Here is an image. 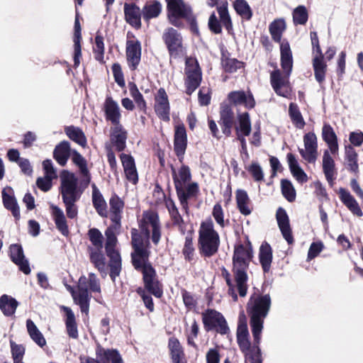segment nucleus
Wrapping results in <instances>:
<instances>
[{
	"instance_id": "nucleus-47",
	"label": "nucleus",
	"mask_w": 363,
	"mask_h": 363,
	"mask_svg": "<svg viewBox=\"0 0 363 363\" xmlns=\"http://www.w3.org/2000/svg\"><path fill=\"white\" fill-rule=\"evenodd\" d=\"M161 4L157 1L146 4L142 11L143 18L148 21L150 18L157 17L161 12Z\"/></svg>"
},
{
	"instance_id": "nucleus-2",
	"label": "nucleus",
	"mask_w": 363,
	"mask_h": 363,
	"mask_svg": "<svg viewBox=\"0 0 363 363\" xmlns=\"http://www.w3.org/2000/svg\"><path fill=\"white\" fill-rule=\"evenodd\" d=\"M252 258V250L250 243L235 246L233 257V272L236 285L234 286L227 278L226 282L229 286V294L234 301L237 300L235 287L240 296L244 297L247 291V275L246 271Z\"/></svg>"
},
{
	"instance_id": "nucleus-64",
	"label": "nucleus",
	"mask_w": 363,
	"mask_h": 363,
	"mask_svg": "<svg viewBox=\"0 0 363 363\" xmlns=\"http://www.w3.org/2000/svg\"><path fill=\"white\" fill-rule=\"evenodd\" d=\"M11 346L13 363H23L21 359L25 352L24 347L22 345H16L13 342H11Z\"/></svg>"
},
{
	"instance_id": "nucleus-21",
	"label": "nucleus",
	"mask_w": 363,
	"mask_h": 363,
	"mask_svg": "<svg viewBox=\"0 0 363 363\" xmlns=\"http://www.w3.org/2000/svg\"><path fill=\"white\" fill-rule=\"evenodd\" d=\"M127 132L119 123L113 124L111 128V141L115 145L118 151H122L125 147Z\"/></svg>"
},
{
	"instance_id": "nucleus-43",
	"label": "nucleus",
	"mask_w": 363,
	"mask_h": 363,
	"mask_svg": "<svg viewBox=\"0 0 363 363\" xmlns=\"http://www.w3.org/2000/svg\"><path fill=\"white\" fill-rule=\"evenodd\" d=\"M103 249L88 248V252L91 262L99 271H104L106 267L105 257L102 252Z\"/></svg>"
},
{
	"instance_id": "nucleus-27",
	"label": "nucleus",
	"mask_w": 363,
	"mask_h": 363,
	"mask_svg": "<svg viewBox=\"0 0 363 363\" xmlns=\"http://www.w3.org/2000/svg\"><path fill=\"white\" fill-rule=\"evenodd\" d=\"M96 354L101 363H123L121 355L116 350L100 348Z\"/></svg>"
},
{
	"instance_id": "nucleus-28",
	"label": "nucleus",
	"mask_w": 363,
	"mask_h": 363,
	"mask_svg": "<svg viewBox=\"0 0 363 363\" xmlns=\"http://www.w3.org/2000/svg\"><path fill=\"white\" fill-rule=\"evenodd\" d=\"M186 147V134L184 126H177L174 135V151L178 157H182Z\"/></svg>"
},
{
	"instance_id": "nucleus-1",
	"label": "nucleus",
	"mask_w": 363,
	"mask_h": 363,
	"mask_svg": "<svg viewBox=\"0 0 363 363\" xmlns=\"http://www.w3.org/2000/svg\"><path fill=\"white\" fill-rule=\"evenodd\" d=\"M140 228V233L136 229H133L131 231L132 245L134 249V252L131 254L133 264L135 269H141L147 290L155 297L160 298L163 294L162 285L157 280L155 269L147 262L150 231H152V240L155 244L158 243L161 236L157 214L152 211L144 213Z\"/></svg>"
},
{
	"instance_id": "nucleus-12",
	"label": "nucleus",
	"mask_w": 363,
	"mask_h": 363,
	"mask_svg": "<svg viewBox=\"0 0 363 363\" xmlns=\"http://www.w3.org/2000/svg\"><path fill=\"white\" fill-rule=\"evenodd\" d=\"M162 38L171 56L177 57L184 54V50L182 45V38L175 29L172 28L166 29L163 33Z\"/></svg>"
},
{
	"instance_id": "nucleus-4",
	"label": "nucleus",
	"mask_w": 363,
	"mask_h": 363,
	"mask_svg": "<svg viewBox=\"0 0 363 363\" xmlns=\"http://www.w3.org/2000/svg\"><path fill=\"white\" fill-rule=\"evenodd\" d=\"M172 171L178 199L182 208L187 211L188 200L196 196L199 185L191 182V174L188 166L183 164L177 169L172 168Z\"/></svg>"
},
{
	"instance_id": "nucleus-40",
	"label": "nucleus",
	"mask_w": 363,
	"mask_h": 363,
	"mask_svg": "<svg viewBox=\"0 0 363 363\" xmlns=\"http://www.w3.org/2000/svg\"><path fill=\"white\" fill-rule=\"evenodd\" d=\"M286 25L284 18H277L272 21L269 27L272 39L278 43L281 42L282 33L286 30Z\"/></svg>"
},
{
	"instance_id": "nucleus-15",
	"label": "nucleus",
	"mask_w": 363,
	"mask_h": 363,
	"mask_svg": "<svg viewBox=\"0 0 363 363\" xmlns=\"http://www.w3.org/2000/svg\"><path fill=\"white\" fill-rule=\"evenodd\" d=\"M155 110L160 118L169 120V104L167 93L162 88L158 90L155 96Z\"/></svg>"
},
{
	"instance_id": "nucleus-46",
	"label": "nucleus",
	"mask_w": 363,
	"mask_h": 363,
	"mask_svg": "<svg viewBox=\"0 0 363 363\" xmlns=\"http://www.w3.org/2000/svg\"><path fill=\"white\" fill-rule=\"evenodd\" d=\"M26 326L31 339L40 347H43L45 346L46 345L45 339L33 322L28 319Z\"/></svg>"
},
{
	"instance_id": "nucleus-5",
	"label": "nucleus",
	"mask_w": 363,
	"mask_h": 363,
	"mask_svg": "<svg viewBox=\"0 0 363 363\" xmlns=\"http://www.w3.org/2000/svg\"><path fill=\"white\" fill-rule=\"evenodd\" d=\"M121 220V217H118V216H111L113 224L105 231V249L107 256L110 258V277L113 281L116 277L119 275L121 269V259L116 248L118 242L116 235L120 232Z\"/></svg>"
},
{
	"instance_id": "nucleus-23",
	"label": "nucleus",
	"mask_w": 363,
	"mask_h": 363,
	"mask_svg": "<svg viewBox=\"0 0 363 363\" xmlns=\"http://www.w3.org/2000/svg\"><path fill=\"white\" fill-rule=\"evenodd\" d=\"M339 196L341 201L354 215L358 217L362 216L363 213L357 201L347 190L340 188Z\"/></svg>"
},
{
	"instance_id": "nucleus-51",
	"label": "nucleus",
	"mask_w": 363,
	"mask_h": 363,
	"mask_svg": "<svg viewBox=\"0 0 363 363\" xmlns=\"http://www.w3.org/2000/svg\"><path fill=\"white\" fill-rule=\"evenodd\" d=\"M91 245L88 248L103 249V235L96 228H91L88 232Z\"/></svg>"
},
{
	"instance_id": "nucleus-16",
	"label": "nucleus",
	"mask_w": 363,
	"mask_h": 363,
	"mask_svg": "<svg viewBox=\"0 0 363 363\" xmlns=\"http://www.w3.org/2000/svg\"><path fill=\"white\" fill-rule=\"evenodd\" d=\"M9 255L12 262L18 266L21 271L26 274L30 273L28 261L25 258L21 245H11L9 247Z\"/></svg>"
},
{
	"instance_id": "nucleus-11",
	"label": "nucleus",
	"mask_w": 363,
	"mask_h": 363,
	"mask_svg": "<svg viewBox=\"0 0 363 363\" xmlns=\"http://www.w3.org/2000/svg\"><path fill=\"white\" fill-rule=\"evenodd\" d=\"M168 8V18L169 22L177 27L182 26V19L186 17L189 9L184 4L182 0H166Z\"/></svg>"
},
{
	"instance_id": "nucleus-38",
	"label": "nucleus",
	"mask_w": 363,
	"mask_h": 363,
	"mask_svg": "<svg viewBox=\"0 0 363 363\" xmlns=\"http://www.w3.org/2000/svg\"><path fill=\"white\" fill-rule=\"evenodd\" d=\"M168 347L173 363H184V354L179 340L175 337L169 338Z\"/></svg>"
},
{
	"instance_id": "nucleus-63",
	"label": "nucleus",
	"mask_w": 363,
	"mask_h": 363,
	"mask_svg": "<svg viewBox=\"0 0 363 363\" xmlns=\"http://www.w3.org/2000/svg\"><path fill=\"white\" fill-rule=\"evenodd\" d=\"M65 206V211L69 218L73 219L77 216L78 208L75 203L77 201L74 200H62Z\"/></svg>"
},
{
	"instance_id": "nucleus-53",
	"label": "nucleus",
	"mask_w": 363,
	"mask_h": 363,
	"mask_svg": "<svg viewBox=\"0 0 363 363\" xmlns=\"http://www.w3.org/2000/svg\"><path fill=\"white\" fill-rule=\"evenodd\" d=\"M346 160L350 171L357 172L358 171L357 154L354 148L348 145L345 147Z\"/></svg>"
},
{
	"instance_id": "nucleus-58",
	"label": "nucleus",
	"mask_w": 363,
	"mask_h": 363,
	"mask_svg": "<svg viewBox=\"0 0 363 363\" xmlns=\"http://www.w3.org/2000/svg\"><path fill=\"white\" fill-rule=\"evenodd\" d=\"M129 91L130 96L133 98L138 108L141 110H145L146 108V103L136 85L134 84H130Z\"/></svg>"
},
{
	"instance_id": "nucleus-19",
	"label": "nucleus",
	"mask_w": 363,
	"mask_h": 363,
	"mask_svg": "<svg viewBox=\"0 0 363 363\" xmlns=\"http://www.w3.org/2000/svg\"><path fill=\"white\" fill-rule=\"evenodd\" d=\"M126 56L131 69H135L140 61L141 46L138 40H128L126 45Z\"/></svg>"
},
{
	"instance_id": "nucleus-31",
	"label": "nucleus",
	"mask_w": 363,
	"mask_h": 363,
	"mask_svg": "<svg viewBox=\"0 0 363 363\" xmlns=\"http://www.w3.org/2000/svg\"><path fill=\"white\" fill-rule=\"evenodd\" d=\"M323 140L328 144L332 154H335L338 150L337 136L333 128L329 124H325L322 130Z\"/></svg>"
},
{
	"instance_id": "nucleus-6",
	"label": "nucleus",
	"mask_w": 363,
	"mask_h": 363,
	"mask_svg": "<svg viewBox=\"0 0 363 363\" xmlns=\"http://www.w3.org/2000/svg\"><path fill=\"white\" fill-rule=\"evenodd\" d=\"M220 245V236L214 229L211 218H207L200 225L199 230L198 246L200 254L204 257L215 255Z\"/></svg>"
},
{
	"instance_id": "nucleus-24",
	"label": "nucleus",
	"mask_w": 363,
	"mask_h": 363,
	"mask_svg": "<svg viewBox=\"0 0 363 363\" xmlns=\"http://www.w3.org/2000/svg\"><path fill=\"white\" fill-rule=\"evenodd\" d=\"M124 13L126 21L135 28H140L141 26V13L139 7L135 4H125Z\"/></svg>"
},
{
	"instance_id": "nucleus-52",
	"label": "nucleus",
	"mask_w": 363,
	"mask_h": 363,
	"mask_svg": "<svg viewBox=\"0 0 363 363\" xmlns=\"http://www.w3.org/2000/svg\"><path fill=\"white\" fill-rule=\"evenodd\" d=\"M109 205L111 216H118V217H121V213L124 207L123 200L116 194H113L109 200Z\"/></svg>"
},
{
	"instance_id": "nucleus-20",
	"label": "nucleus",
	"mask_w": 363,
	"mask_h": 363,
	"mask_svg": "<svg viewBox=\"0 0 363 363\" xmlns=\"http://www.w3.org/2000/svg\"><path fill=\"white\" fill-rule=\"evenodd\" d=\"M276 218L283 237L289 244L292 243L294 239L291 235V230L289 224V216L286 211L281 207L279 208L277 211Z\"/></svg>"
},
{
	"instance_id": "nucleus-36",
	"label": "nucleus",
	"mask_w": 363,
	"mask_h": 363,
	"mask_svg": "<svg viewBox=\"0 0 363 363\" xmlns=\"http://www.w3.org/2000/svg\"><path fill=\"white\" fill-rule=\"evenodd\" d=\"M313 66L314 69L315 79L321 83L325 80L327 65L323 60L322 54L314 55L313 60Z\"/></svg>"
},
{
	"instance_id": "nucleus-41",
	"label": "nucleus",
	"mask_w": 363,
	"mask_h": 363,
	"mask_svg": "<svg viewBox=\"0 0 363 363\" xmlns=\"http://www.w3.org/2000/svg\"><path fill=\"white\" fill-rule=\"evenodd\" d=\"M65 131L70 140L74 141L82 147L86 145V136L79 128L73 125L67 126L65 128Z\"/></svg>"
},
{
	"instance_id": "nucleus-54",
	"label": "nucleus",
	"mask_w": 363,
	"mask_h": 363,
	"mask_svg": "<svg viewBox=\"0 0 363 363\" xmlns=\"http://www.w3.org/2000/svg\"><path fill=\"white\" fill-rule=\"evenodd\" d=\"M212 216L216 220V223L222 228H225L229 224V220L225 219L224 211L220 203L214 205L212 211Z\"/></svg>"
},
{
	"instance_id": "nucleus-39",
	"label": "nucleus",
	"mask_w": 363,
	"mask_h": 363,
	"mask_svg": "<svg viewBox=\"0 0 363 363\" xmlns=\"http://www.w3.org/2000/svg\"><path fill=\"white\" fill-rule=\"evenodd\" d=\"M203 321L207 330H215L220 334H226L229 330L225 319H203Z\"/></svg>"
},
{
	"instance_id": "nucleus-61",
	"label": "nucleus",
	"mask_w": 363,
	"mask_h": 363,
	"mask_svg": "<svg viewBox=\"0 0 363 363\" xmlns=\"http://www.w3.org/2000/svg\"><path fill=\"white\" fill-rule=\"evenodd\" d=\"M324 248V244L321 241L312 242L308 251L307 261H311L318 257Z\"/></svg>"
},
{
	"instance_id": "nucleus-35",
	"label": "nucleus",
	"mask_w": 363,
	"mask_h": 363,
	"mask_svg": "<svg viewBox=\"0 0 363 363\" xmlns=\"http://www.w3.org/2000/svg\"><path fill=\"white\" fill-rule=\"evenodd\" d=\"M92 202L97 213L103 217L107 216L106 202L95 184H92Z\"/></svg>"
},
{
	"instance_id": "nucleus-48",
	"label": "nucleus",
	"mask_w": 363,
	"mask_h": 363,
	"mask_svg": "<svg viewBox=\"0 0 363 363\" xmlns=\"http://www.w3.org/2000/svg\"><path fill=\"white\" fill-rule=\"evenodd\" d=\"M289 113L293 124L299 129H302L305 125V121L297 105L291 103L289 105Z\"/></svg>"
},
{
	"instance_id": "nucleus-32",
	"label": "nucleus",
	"mask_w": 363,
	"mask_h": 363,
	"mask_svg": "<svg viewBox=\"0 0 363 363\" xmlns=\"http://www.w3.org/2000/svg\"><path fill=\"white\" fill-rule=\"evenodd\" d=\"M11 189H4L2 190L3 203L6 208L11 211L13 216L16 218L20 216L19 207L17 204L16 200L13 195H11Z\"/></svg>"
},
{
	"instance_id": "nucleus-30",
	"label": "nucleus",
	"mask_w": 363,
	"mask_h": 363,
	"mask_svg": "<svg viewBox=\"0 0 363 363\" xmlns=\"http://www.w3.org/2000/svg\"><path fill=\"white\" fill-rule=\"evenodd\" d=\"M52 215L57 228L63 235L69 234L68 225L63 211L58 206H52Z\"/></svg>"
},
{
	"instance_id": "nucleus-57",
	"label": "nucleus",
	"mask_w": 363,
	"mask_h": 363,
	"mask_svg": "<svg viewBox=\"0 0 363 363\" xmlns=\"http://www.w3.org/2000/svg\"><path fill=\"white\" fill-rule=\"evenodd\" d=\"M245 169L250 173L255 182H259L264 180L262 168L257 162H252Z\"/></svg>"
},
{
	"instance_id": "nucleus-9",
	"label": "nucleus",
	"mask_w": 363,
	"mask_h": 363,
	"mask_svg": "<svg viewBox=\"0 0 363 363\" xmlns=\"http://www.w3.org/2000/svg\"><path fill=\"white\" fill-rule=\"evenodd\" d=\"M83 190L78 184V178L74 174L63 171L60 174V194L62 200L78 201Z\"/></svg>"
},
{
	"instance_id": "nucleus-62",
	"label": "nucleus",
	"mask_w": 363,
	"mask_h": 363,
	"mask_svg": "<svg viewBox=\"0 0 363 363\" xmlns=\"http://www.w3.org/2000/svg\"><path fill=\"white\" fill-rule=\"evenodd\" d=\"M96 60L101 61L104 57V44L103 38L97 35L95 38V45L94 46Z\"/></svg>"
},
{
	"instance_id": "nucleus-34",
	"label": "nucleus",
	"mask_w": 363,
	"mask_h": 363,
	"mask_svg": "<svg viewBox=\"0 0 363 363\" xmlns=\"http://www.w3.org/2000/svg\"><path fill=\"white\" fill-rule=\"evenodd\" d=\"M259 259L262 264L263 271L268 272L271 268L272 262V250L270 245L267 243H262L259 247Z\"/></svg>"
},
{
	"instance_id": "nucleus-14",
	"label": "nucleus",
	"mask_w": 363,
	"mask_h": 363,
	"mask_svg": "<svg viewBox=\"0 0 363 363\" xmlns=\"http://www.w3.org/2000/svg\"><path fill=\"white\" fill-rule=\"evenodd\" d=\"M304 149L299 148L302 157L308 162H314L318 156L317 137L313 133H308L303 136Z\"/></svg>"
},
{
	"instance_id": "nucleus-25",
	"label": "nucleus",
	"mask_w": 363,
	"mask_h": 363,
	"mask_svg": "<svg viewBox=\"0 0 363 363\" xmlns=\"http://www.w3.org/2000/svg\"><path fill=\"white\" fill-rule=\"evenodd\" d=\"M323 170L326 180L330 185H333L336 177L337 172L335 167L334 160L332 158L328 150H325L323 154Z\"/></svg>"
},
{
	"instance_id": "nucleus-45",
	"label": "nucleus",
	"mask_w": 363,
	"mask_h": 363,
	"mask_svg": "<svg viewBox=\"0 0 363 363\" xmlns=\"http://www.w3.org/2000/svg\"><path fill=\"white\" fill-rule=\"evenodd\" d=\"M239 125L236 127L237 134L248 136L251 132V122L248 113H242L238 116Z\"/></svg>"
},
{
	"instance_id": "nucleus-17",
	"label": "nucleus",
	"mask_w": 363,
	"mask_h": 363,
	"mask_svg": "<svg viewBox=\"0 0 363 363\" xmlns=\"http://www.w3.org/2000/svg\"><path fill=\"white\" fill-rule=\"evenodd\" d=\"M120 159L126 179L133 184H136L138 181V174L134 158L130 155L122 153Z\"/></svg>"
},
{
	"instance_id": "nucleus-49",
	"label": "nucleus",
	"mask_w": 363,
	"mask_h": 363,
	"mask_svg": "<svg viewBox=\"0 0 363 363\" xmlns=\"http://www.w3.org/2000/svg\"><path fill=\"white\" fill-rule=\"evenodd\" d=\"M293 22L295 26L305 25L308 18V13L304 6H298L292 12Z\"/></svg>"
},
{
	"instance_id": "nucleus-59",
	"label": "nucleus",
	"mask_w": 363,
	"mask_h": 363,
	"mask_svg": "<svg viewBox=\"0 0 363 363\" xmlns=\"http://www.w3.org/2000/svg\"><path fill=\"white\" fill-rule=\"evenodd\" d=\"M225 72L233 73L242 67V62L235 58H225L222 61Z\"/></svg>"
},
{
	"instance_id": "nucleus-7",
	"label": "nucleus",
	"mask_w": 363,
	"mask_h": 363,
	"mask_svg": "<svg viewBox=\"0 0 363 363\" xmlns=\"http://www.w3.org/2000/svg\"><path fill=\"white\" fill-rule=\"evenodd\" d=\"M237 342L240 350L244 353L245 362L262 363L259 346L251 345L246 319H240L237 330Z\"/></svg>"
},
{
	"instance_id": "nucleus-22",
	"label": "nucleus",
	"mask_w": 363,
	"mask_h": 363,
	"mask_svg": "<svg viewBox=\"0 0 363 363\" xmlns=\"http://www.w3.org/2000/svg\"><path fill=\"white\" fill-rule=\"evenodd\" d=\"M104 110L106 121H111L112 124L120 123L121 117L120 108L118 103L111 97H106L104 104Z\"/></svg>"
},
{
	"instance_id": "nucleus-50",
	"label": "nucleus",
	"mask_w": 363,
	"mask_h": 363,
	"mask_svg": "<svg viewBox=\"0 0 363 363\" xmlns=\"http://www.w3.org/2000/svg\"><path fill=\"white\" fill-rule=\"evenodd\" d=\"M234 8L236 12L244 19L250 20L252 18V10L245 0H235L234 3Z\"/></svg>"
},
{
	"instance_id": "nucleus-10",
	"label": "nucleus",
	"mask_w": 363,
	"mask_h": 363,
	"mask_svg": "<svg viewBox=\"0 0 363 363\" xmlns=\"http://www.w3.org/2000/svg\"><path fill=\"white\" fill-rule=\"evenodd\" d=\"M185 67L186 93L191 95L199 86L202 75L198 62L194 58H186Z\"/></svg>"
},
{
	"instance_id": "nucleus-26",
	"label": "nucleus",
	"mask_w": 363,
	"mask_h": 363,
	"mask_svg": "<svg viewBox=\"0 0 363 363\" xmlns=\"http://www.w3.org/2000/svg\"><path fill=\"white\" fill-rule=\"evenodd\" d=\"M72 150L69 142L62 141L55 147L53 152L54 157L59 164L65 166L71 156Z\"/></svg>"
},
{
	"instance_id": "nucleus-44",
	"label": "nucleus",
	"mask_w": 363,
	"mask_h": 363,
	"mask_svg": "<svg viewBox=\"0 0 363 363\" xmlns=\"http://www.w3.org/2000/svg\"><path fill=\"white\" fill-rule=\"evenodd\" d=\"M72 162L79 168L81 173L84 177V182L88 184L89 182V175L86 167V161L82 155L77 150H73L71 154Z\"/></svg>"
},
{
	"instance_id": "nucleus-60",
	"label": "nucleus",
	"mask_w": 363,
	"mask_h": 363,
	"mask_svg": "<svg viewBox=\"0 0 363 363\" xmlns=\"http://www.w3.org/2000/svg\"><path fill=\"white\" fill-rule=\"evenodd\" d=\"M183 255L185 259L191 261L194 258L195 248L194 247L192 237L187 235L185 238V242L183 248Z\"/></svg>"
},
{
	"instance_id": "nucleus-37",
	"label": "nucleus",
	"mask_w": 363,
	"mask_h": 363,
	"mask_svg": "<svg viewBox=\"0 0 363 363\" xmlns=\"http://www.w3.org/2000/svg\"><path fill=\"white\" fill-rule=\"evenodd\" d=\"M18 305V301L11 296L4 294L0 297V309L6 316L13 315Z\"/></svg>"
},
{
	"instance_id": "nucleus-8",
	"label": "nucleus",
	"mask_w": 363,
	"mask_h": 363,
	"mask_svg": "<svg viewBox=\"0 0 363 363\" xmlns=\"http://www.w3.org/2000/svg\"><path fill=\"white\" fill-rule=\"evenodd\" d=\"M79 289L81 291V295L77 298L81 303L82 315H87L90 301L88 291L93 293H101L99 280L94 273H89L88 277L82 276L79 279Z\"/></svg>"
},
{
	"instance_id": "nucleus-18",
	"label": "nucleus",
	"mask_w": 363,
	"mask_h": 363,
	"mask_svg": "<svg viewBox=\"0 0 363 363\" xmlns=\"http://www.w3.org/2000/svg\"><path fill=\"white\" fill-rule=\"evenodd\" d=\"M229 101L235 106H244L247 108H252L255 101L250 91H235L228 94Z\"/></svg>"
},
{
	"instance_id": "nucleus-33",
	"label": "nucleus",
	"mask_w": 363,
	"mask_h": 363,
	"mask_svg": "<svg viewBox=\"0 0 363 363\" xmlns=\"http://www.w3.org/2000/svg\"><path fill=\"white\" fill-rule=\"evenodd\" d=\"M287 160L291 174L296 179L303 184L308 181V177L299 166L296 157L291 153L287 155Z\"/></svg>"
},
{
	"instance_id": "nucleus-55",
	"label": "nucleus",
	"mask_w": 363,
	"mask_h": 363,
	"mask_svg": "<svg viewBox=\"0 0 363 363\" xmlns=\"http://www.w3.org/2000/svg\"><path fill=\"white\" fill-rule=\"evenodd\" d=\"M281 187L282 194L285 199L289 202L294 201L296 199V191L291 182L289 180L283 179L281 182Z\"/></svg>"
},
{
	"instance_id": "nucleus-13",
	"label": "nucleus",
	"mask_w": 363,
	"mask_h": 363,
	"mask_svg": "<svg viewBox=\"0 0 363 363\" xmlns=\"http://www.w3.org/2000/svg\"><path fill=\"white\" fill-rule=\"evenodd\" d=\"M271 300L268 295L251 297L247 310L251 318H264L270 307Z\"/></svg>"
},
{
	"instance_id": "nucleus-42",
	"label": "nucleus",
	"mask_w": 363,
	"mask_h": 363,
	"mask_svg": "<svg viewBox=\"0 0 363 363\" xmlns=\"http://www.w3.org/2000/svg\"><path fill=\"white\" fill-rule=\"evenodd\" d=\"M236 202L238 207L242 214L247 216L251 213V209L250 208V199L245 190H237Z\"/></svg>"
},
{
	"instance_id": "nucleus-3",
	"label": "nucleus",
	"mask_w": 363,
	"mask_h": 363,
	"mask_svg": "<svg viewBox=\"0 0 363 363\" xmlns=\"http://www.w3.org/2000/svg\"><path fill=\"white\" fill-rule=\"evenodd\" d=\"M280 52L281 65L285 74L282 75L279 69L273 71L270 76L271 84L278 95L288 97L291 92L289 77L293 67V57L287 41L281 42Z\"/></svg>"
},
{
	"instance_id": "nucleus-29",
	"label": "nucleus",
	"mask_w": 363,
	"mask_h": 363,
	"mask_svg": "<svg viewBox=\"0 0 363 363\" xmlns=\"http://www.w3.org/2000/svg\"><path fill=\"white\" fill-rule=\"evenodd\" d=\"M233 123V112L229 106H223L220 111V124L225 135L228 136L230 135Z\"/></svg>"
},
{
	"instance_id": "nucleus-56",
	"label": "nucleus",
	"mask_w": 363,
	"mask_h": 363,
	"mask_svg": "<svg viewBox=\"0 0 363 363\" xmlns=\"http://www.w3.org/2000/svg\"><path fill=\"white\" fill-rule=\"evenodd\" d=\"M250 325L255 345L259 346L261 339V333L263 328L262 319H251Z\"/></svg>"
}]
</instances>
